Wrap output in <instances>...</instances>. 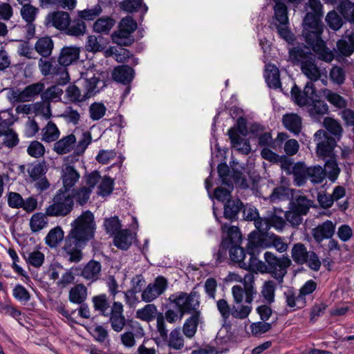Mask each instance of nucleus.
<instances>
[{"instance_id":"nucleus-21","label":"nucleus","mask_w":354,"mask_h":354,"mask_svg":"<svg viewBox=\"0 0 354 354\" xmlns=\"http://www.w3.org/2000/svg\"><path fill=\"white\" fill-rule=\"evenodd\" d=\"M166 280L162 277H158L153 283L149 284L142 294V299L146 302L154 300L165 290Z\"/></svg>"},{"instance_id":"nucleus-12","label":"nucleus","mask_w":354,"mask_h":354,"mask_svg":"<svg viewBox=\"0 0 354 354\" xmlns=\"http://www.w3.org/2000/svg\"><path fill=\"white\" fill-rule=\"evenodd\" d=\"M275 1L274 18L279 22L277 28L279 35L288 43L293 40V35L289 30L288 11L286 4L282 2L283 0H274Z\"/></svg>"},{"instance_id":"nucleus-3","label":"nucleus","mask_w":354,"mask_h":354,"mask_svg":"<svg viewBox=\"0 0 354 354\" xmlns=\"http://www.w3.org/2000/svg\"><path fill=\"white\" fill-rule=\"evenodd\" d=\"M232 294L235 305L231 308V315L238 319H245L252 311L251 303L257 294L254 288V275L248 273L244 277L243 288L239 286H234Z\"/></svg>"},{"instance_id":"nucleus-38","label":"nucleus","mask_w":354,"mask_h":354,"mask_svg":"<svg viewBox=\"0 0 354 354\" xmlns=\"http://www.w3.org/2000/svg\"><path fill=\"white\" fill-rule=\"evenodd\" d=\"M113 41L120 46H129L133 42L132 33L119 26V30L112 35Z\"/></svg>"},{"instance_id":"nucleus-36","label":"nucleus","mask_w":354,"mask_h":354,"mask_svg":"<svg viewBox=\"0 0 354 354\" xmlns=\"http://www.w3.org/2000/svg\"><path fill=\"white\" fill-rule=\"evenodd\" d=\"M283 123L289 131L298 133L301 127V119L295 113H289L283 115Z\"/></svg>"},{"instance_id":"nucleus-31","label":"nucleus","mask_w":354,"mask_h":354,"mask_svg":"<svg viewBox=\"0 0 354 354\" xmlns=\"http://www.w3.org/2000/svg\"><path fill=\"white\" fill-rule=\"evenodd\" d=\"M134 240L133 234L129 230H120L114 237V245L121 249L127 250Z\"/></svg>"},{"instance_id":"nucleus-22","label":"nucleus","mask_w":354,"mask_h":354,"mask_svg":"<svg viewBox=\"0 0 354 354\" xmlns=\"http://www.w3.org/2000/svg\"><path fill=\"white\" fill-rule=\"evenodd\" d=\"M335 224L331 221H326L313 230L312 234L317 242L330 239L334 234Z\"/></svg>"},{"instance_id":"nucleus-35","label":"nucleus","mask_w":354,"mask_h":354,"mask_svg":"<svg viewBox=\"0 0 354 354\" xmlns=\"http://www.w3.org/2000/svg\"><path fill=\"white\" fill-rule=\"evenodd\" d=\"M313 98V102L308 105L310 106L309 110L310 114L313 117L317 118L327 113L328 106L325 102L319 100V96L317 92Z\"/></svg>"},{"instance_id":"nucleus-19","label":"nucleus","mask_w":354,"mask_h":354,"mask_svg":"<svg viewBox=\"0 0 354 354\" xmlns=\"http://www.w3.org/2000/svg\"><path fill=\"white\" fill-rule=\"evenodd\" d=\"M153 341L159 348L165 346L175 350H180L184 346V339L180 333H160L159 336L153 337Z\"/></svg>"},{"instance_id":"nucleus-28","label":"nucleus","mask_w":354,"mask_h":354,"mask_svg":"<svg viewBox=\"0 0 354 354\" xmlns=\"http://www.w3.org/2000/svg\"><path fill=\"white\" fill-rule=\"evenodd\" d=\"M76 138L75 135L70 134L57 141L53 146V150L59 155H63L75 150Z\"/></svg>"},{"instance_id":"nucleus-17","label":"nucleus","mask_w":354,"mask_h":354,"mask_svg":"<svg viewBox=\"0 0 354 354\" xmlns=\"http://www.w3.org/2000/svg\"><path fill=\"white\" fill-rule=\"evenodd\" d=\"M137 317L145 321H151L156 317V325L158 332H165V318L162 313H158L157 308L153 304H147L136 312Z\"/></svg>"},{"instance_id":"nucleus-25","label":"nucleus","mask_w":354,"mask_h":354,"mask_svg":"<svg viewBox=\"0 0 354 354\" xmlns=\"http://www.w3.org/2000/svg\"><path fill=\"white\" fill-rule=\"evenodd\" d=\"M80 49L76 46H65L60 52L58 62L62 66H69L80 57Z\"/></svg>"},{"instance_id":"nucleus-16","label":"nucleus","mask_w":354,"mask_h":354,"mask_svg":"<svg viewBox=\"0 0 354 354\" xmlns=\"http://www.w3.org/2000/svg\"><path fill=\"white\" fill-rule=\"evenodd\" d=\"M315 93L316 91L312 82L306 83L303 91H301L296 85L291 89L292 98L300 106H308L312 103Z\"/></svg>"},{"instance_id":"nucleus-56","label":"nucleus","mask_w":354,"mask_h":354,"mask_svg":"<svg viewBox=\"0 0 354 354\" xmlns=\"http://www.w3.org/2000/svg\"><path fill=\"white\" fill-rule=\"evenodd\" d=\"M102 9L100 5H96L91 8L85 9L78 12V17L84 20H93L100 15Z\"/></svg>"},{"instance_id":"nucleus-20","label":"nucleus","mask_w":354,"mask_h":354,"mask_svg":"<svg viewBox=\"0 0 354 354\" xmlns=\"http://www.w3.org/2000/svg\"><path fill=\"white\" fill-rule=\"evenodd\" d=\"M12 122L6 120L0 122V138L2 137L3 145L8 148L16 147L19 139L17 133L11 128Z\"/></svg>"},{"instance_id":"nucleus-45","label":"nucleus","mask_w":354,"mask_h":354,"mask_svg":"<svg viewBox=\"0 0 354 354\" xmlns=\"http://www.w3.org/2000/svg\"><path fill=\"white\" fill-rule=\"evenodd\" d=\"M86 288L82 284H78L72 288L69 292L70 301L75 304L82 303L86 298Z\"/></svg>"},{"instance_id":"nucleus-61","label":"nucleus","mask_w":354,"mask_h":354,"mask_svg":"<svg viewBox=\"0 0 354 354\" xmlns=\"http://www.w3.org/2000/svg\"><path fill=\"white\" fill-rule=\"evenodd\" d=\"M104 225L106 232L111 235H115L121 227L120 221L116 216L106 219Z\"/></svg>"},{"instance_id":"nucleus-58","label":"nucleus","mask_w":354,"mask_h":354,"mask_svg":"<svg viewBox=\"0 0 354 354\" xmlns=\"http://www.w3.org/2000/svg\"><path fill=\"white\" fill-rule=\"evenodd\" d=\"M230 256L234 262L238 263L241 268L242 262H245V254L242 248L234 245L230 248Z\"/></svg>"},{"instance_id":"nucleus-11","label":"nucleus","mask_w":354,"mask_h":354,"mask_svg":"<svg viewBox=\"0 0 354 354\" xmlns=\"http://www.w3.org/2000/svg\"><path fill=\"white\" fill-rule=\"evenodd\" d=\"M295 181L298 186L304 184L306 179L312 183H320L326 176L322 167H306L303 163H297L293 167Z\"/></svg>"},{"instance_id":"nucleus-51","label":"nucleus","mask_w":354,"mask_h":354,"mask_svg":"<svg viewBox=\"0 0 354 354\" xmlns=\"http://www.w3.org/2000/svg\"><path fill=\"white\" fill-rule=\"evenodd\" d=\"M310 252H307L304 245L297 243L292 249V257L297 263L303 264L306 261Z\"/></svg>"},{"instance_id":"nucleus-26","label":"nucleus","mask_w":354,"mask_h":354,"mask_svg":"<svg viewBox=\"0 0 354 354\" xmlns=\"http://www.w3.org/2000/svg\"><path fill=\"white\" fill-rule=\"evenodd\" d=\"M256 241H261L263 246L261 248L274 247L278 252H283L287 250L288 245L283 242L282 239L274 234L267 235L266 237H259L255 234Z\"/></svg>"},{"instance_id":"nucleus-62","label":"nucleus","mask_w":354,"mask_h":354,"mask_svg":"<svg viewBox=\"0 0 354 354\" xmlns=\"http://www.w3.org/2000/svg\"><path fill=\"white\" fill-rule=\"evenodd\" d=\"M27 152L30 156L37 158L44 156L45 148L40 142L32 141L29 145Z\"/></svg>"},{"instance_id":"nucleus-9","label":"nucleus","mask_w":354,"mask_h":354,"mask_svg":"<svg viewBox=\"0 0 354 354\" xmlns=\"http://www.w3.org/2000/svg\"><path fill=\"white\" fill-rule=\"evenodd\" d=\"M261 246H263L261 241H256L255 234L251 233L249 236L248 252L250 254L248 261H245L241 264V268L255 273H264L268 271V267L265 263L256 257V253L259 252Z\"/></svg>"},{"instance_id":"nucleus-23","label":"nucleus","mask_w":354,"mask_h":354,"mask_svg":"<svg viewBox=\"0 0 354 354\" xmlns=\"http://www.w3.org/2000/svg\"><path fill=\"white\" fill-rule=\"evenodd\" d=\"M47 24L59 30H66L71 21L68 12L64 11L54 12L49 14L46 19Z\"/></svg>"},{"instance_id":"nucleus-40","label":"nucleus","mask_w":354,"mask_h":354,"mask_svg":"<svg viewBox=\"0 0 354 354\" xmlns=\"http://www.w3.org/2000/svg\"><path fill=\"white\" fill-rule=\"evenodd\" d=\"M285 295L287 305L290 308H302L306 306V298H304L299 292L297 293L292 290H288Z\"/></svg>"},{"instance_id":"nucleus-15","label":"nucleus","mask_w":354,"mask_h":354,"mask_svg":"<svg viewBox=\"0 0 354 354\" xmlns=\"http://www.w3.org/2000/svg\"><path fill=\"white\" fill-rule=\"evenodd\" d=\"M98 180L99 173L97 171L88 175L85 179V185H82L80 189L75 193L74 192L70 193L73 196V199L75 198L77 203L80 205L86 203L90 197L92 189L97 185Z\"/></svg>"},{"instance_id":"nucleus-24","label":"nucleus","mask_w":354,"mask_h":354,"mask_svg":"<svg viewBox=\"0 0 354 354\" xmlns=\"http://www.w3.org/2000/svg\"><path fill=\"white\" fill-rule=\"evenodd\" d=\"M80 174L77 170L72 166L65 165L62 168V180L64 192H68L80 179Z\"/></svg>"},{"instance_id":"nucleus-42","label":"nucleus","mask_w":354,"mask_h":354,"mask_svg":"<svg viewBox=\"0 0 354 354\" xmlns=\"http://www.w3.org/2000/svg\"><path fill=\"white\" fill-rule=\"evenodd\" d=\"M337 46L342 55L345 56L351 55L354 52V33L339 40L337 44Z\"/></svg>"},{"instance_id":"nucleus-2","label":"nucleus","mask_w":354,"mask_h":354,"mask_svg":"<svg viewBox=\"0 0 354 354\" xmlns=\"http://www.w3.org/2000/svg\"><path fill=\"white\" fill-rule=\"evenodd\" d=\"M322 13L308 12L304 19V35L306 41L309 44L318 57L326 62L333 59V54L326 48L320 39L322 26L320 24Z\"/></svg>"},{"instance_id":"nucleus-37","label":"nucleus","mask_w":354,"mask_h":354,"mask_svg":"<svg viewBox=\"0 0 354 354\" xmlns=\"http://www.w3.org/2000/svg\"><path fill=\"white\" fill-rule=\"evenodd\" d=\"M242 206L243 204L239 199L227 200L224 209L225 218L230 221L236 219Z\"/></svg>"},{"instance_id":"nucleus-44","label":"nucleus","mask_w":354,"mask_h":354,"mask_svg":"<svg viewBox=\"0 0 354 354\" xmlns=\"http://www.w3.org/2000/svg\"><path fill=\"white\" fill-rule=\"evenodd\" d=\"M115 20L109 17L99 18L93 24L94 31L99 33H108L115 25Z\"/></svg>"},{"instance_id":"nucleus-39","label":"nucleus","mask_w":354,"mask_h":354,"mask_svg":"<svg viewBox=\"0 0 354 354\" xmlns=\"http://www.w3.org/2000/svg\"><path fill=\"white\" fill-rule=\"evenodd\" d=\"M64 236L63 230L61 227L57 226L48 232L45 238V241L50 248H55L63 240Z\"/></svg>"},{"instance_id":"nucleus-14","label":"nucleus","mask_w":354,"mask_h":354,"mask_svg":"<svg viewBox=\"0 0 354 354\" xmlns=\"http://www.w3.org/2000/svg\"><path fill=\"white\" fill-rule=\"evenodd\" d=\"M169 300L178 308L180 312V319L185 313L194 310L198 306V297L195 294L187 295L184 292H178L171 295Z\"/></svg>"},{"instance_id":"nucleus-46","label":"nucleus","mask_w":354,"mask_h":354,"mask_svg":"<svg viewBox=\"0 0 354 354\" xmlns=\"http://www.w3.org/2000/svg\"><path fill=\"white\" fill-rule=\"evenodd\" d=\"M100 270L101 266L98 262L90 261L84 267L82 274L86 279L95 281L97 279Z\"/></svg>"},{"instance_id":"nucleus-55","label":"nucleus","mask_w":354,"mask_h":354,"mask_svg":"<svg viewBox=\"0 0 354 354\" xmlns=\"http://www.w3.org/2000/svg\"><path fill=\"white\" fill-rule=\"evenodd\" d=\"M106 108L102 103L95 102L89 107L90 116L93 120L101 119L105 114Z\"/></svg>"},{"instance_id":"nucleus-5","label":"nucleus","mask_w":354,"mask_h":354,"mask_svg":"<svg viewBox=\"0 0 354 354\" xmlns=\"http://www.w3.org/2000/svg\"><path fill=\"white\" fill-rule=\"evenodd\" d=\"M78 82L82 86V91L75 85H71L66 89V96L70 102H83L98 93L104 85L92 71L82 73Z\"/></svg>"},{"instance_id":"nucleus-13","label":"nucleus","mask_w":354,"mask_h":354,"mask_svg":"<svg viewBox=\"0 0 354 354\" xmlns=\"http://www.w3.org/2000/svg\"><path fill=\"white\" fill-rule=\"evenodd\" d=\"M310 205V201L305 196H297L292 202L290 210L285 214L287 221L293 226L299 225L302 221V215L308 212Z\"/></svg>"},{"instance_id":"nucleus-8","label":"nucleus","mask_w":354,"mask_h":354,"mask_svg":"<svg viewBox=\"0 0 354 354\" xmlns=\"http://www.w3.org/2000/svg\"><path fill=\"white\" fill-rule=\"evenodd\" d=\"M73 206V196L68 192L56 194L53 203L46 207V215L50 217L64 216L69 214Z\"/></svg>"},{"instance_id":"nucleus-54","label":"nucleus","mask_w":354,"mask_h":354,"mask_svg":"<svg viewBox=\"0 0 354 354\" xmlns=\"http://www.w3.org/2000/svg\"><path fill=\"white\" fill-rule=\"evenodd\" d=\"M37 12V8L29 3H25L21 9V17L27 23L35 21Z\"/></svg>"},{"instance_id":"nucleus-41","label":"nucleus","mask_w":354,"mask_h":354,"mask_svg":"<svg viewBox=\"0 0 354 354\" xmlns=\"http://www.w3.org/2000/svg\"><path fill=\"white\" fill-rule=\"evenodd\" d=\"M47 216L46 212H37L34 214L30 220L31 230L34 232H37L46 227L48 225Z\"/></svg>"},{"instance_id":"nucleus-10","label":"nucleus","mask_w":354,"mask_h":354,"mask_svg":"<svg viewBox=\"0 0 354 354\" xmlns=\"http://www.w3.org/2000/svg\"><path fill=\"white\" fill-rule=\"evenodd\" d=\"M246 122L245 119H238L236 124L229 129L228 136L232 147L244 154H248L251 150L250 144L245 136L247 134Z\"/></svg>"},{"instance_id":"nucleus-64","label":"nucleus","mask_w":354,"mask_h":354,"mask_svg":"<svg viewBox=\"0 0 354 354\" xmlns=\"http://www.w3.org/2000/svg\"><path fill=\"white\" fill-rule=\"evenodd\" d=\"M116 157L114 150H100L96 156V160L101 164H109Z\"/></svg>"},{"instance_id":"nucleus-7","label":"nucleus","mask_w":354,"mask_h":354,"mask_svg":"<svg viewBox=\"0 0 354 354\" xmlns=\"http://www.w3.org/2000/svg\"><path fill=\"white\" fill-rule=\"evenodd\" d=\"M243 216L245 220L254 221L256 228L261 232L268 231L270 227L281 230L285 224L283 219L274 214L259 217L257 209L251 205L244 207Z\"/></svg>"},{"instance_id":"nucleus-6","label":"nucleus","mask_w":354,"mask_h":354,"mask_svg":"<svg viewBox=\"0 0 354 354\" xmlns=\"http://www.w3.org/2000/svg\"><path fill=\"white\" fill-rule=\"evenodd\" d=\"M290 58L295 63L301 64L302 73L311 81H316L320 77V71L315 64V56L310 53L306 46H298L290 50Z\"/></svg>"},{"instance_id":"nucleus-43","label":"nucleus","mask_w":354,"mask_h":354,"mask_svg":"<svg viewBox=\"0 0 354 354\" xmlns=\"http://www.w3.org/2000/svg\"><path fill=\"white\" fill-rule=\"evenodd\" d=\"M59 135L60 132L57 125L50 121L42 129V140L47 142L55 141Z\"/></svg>"},{"instance_id":"nucleus-1","label":"nucleus","mask_w":354,"mask_h":354,"mask_svg":"<svg viewBox=\"0 0 354 354\" xmlns=\"http://www.w3.org/2000/svg\"><path fill=\"white\" fill-rule=\"evenodd\" d=\"M71 227L65 240L64 250L70 255L71 261H78L81 259V248L93 236L95 229L93 214L89 211L83 212Z\"/></svg>"},{"instance_id":"nucleus-48","label":"nucleus","mask_w":354,"mask_h":354,"mask_svg":"<svg viewBox=\"0 0 354 354\" xmlns=\"http://www.w3.org/2000/svg\"><path fill=\"white\" fill-rule=\"evenodd\" d=\"M97 184H98L97 193L102 196L109 195L113 191V180L110 177H102L99 174V180Z\"/></svg>"},{"instance_id":"nucleus-4","label":"nucleus","mask_w":354,"mask_h":354,"mask_svg":"<svg viewBox=\"0 0 354 354\" xmlns=\"http://www.w3.org/2000/svg\"><path fill=\"white\" fill-rule=\"evenodd\" d=\"M315 140L317 142V156L323 159L328 158L324 171L328 178L334 181L339 173L336 160L333 157L335 140L328 137L324 130H319L315 133Z\"/></svg>"},{"instance_id":"nucleus-27","label":"nucleus","mask_w":354,"mask_h":354,"mask_svg":"<svg viewBox=\"0 0 354 354\" xmlns=\"http://www.w3.org/2000/svg\"><path fill=\"white\" fill-rule=\"evenodd\" d=\"M264 259L270 266V269L276 270H278L282 276H283L286 273V268H287L290 264V261L289 259H278L270 252H266L264 254Z\"/></svg>"},{"instance_id":"nucleus-50","label":"nucleus","mask_w":354,"mask_h":354,"mask_svg":"<svg viewBox=\"0 0 354 354\" xmlns=\"http://www.w3.org/2000/svg\"><path fill=\"white\" fill-rule=\"evenodd\" d=\"M24 257L27 263L35 268L41 267L44 261V254L38 250L26 252Z\"/></svg>"},{"instance_id":"nucleus-29","label":"nucleus","mask_w":354,"mask_h":354,"mask_svg":"<svg viewBox=\"0 0 354 354\" xmlns=\"http://www.w3.org/2000/svg\"><path fill=\"white\" fill-rule=\"evenodd\" d=\"M288 138V136L285 133H280L278 134L274 140H272L270 133H264L259 136V142L262 146H270L273 149L277 150L281 148L283 141Z\"/></svg>"},{"instance_id":"nucleus-47","label":"nucleus","mask_w":354,"mask_h":354,"mask_svg":"<svg viewBox=\"0 0 354 354\" xmlns=\"http://www.w3.org/2000/svg\"><path fill=\"white\" fill-rule=\"evenodd\" d=\"M322 93L323 96L335 107L342 109L346 106V100L339 94L327 88L322 90Z\"/></svg>"},{"instance_id":"nucleus-52","label":"nucleus","mask_w":354,"mask_h":354,"mask_svg":"<svg viewBox=\"0 0 354 354\" xmlns=\"http://www.w3.org/2000/svg\"><path fill=\"white\" fill-rule=\"evenodd\" d=\"M290 195H293L292 190L289 188L281 186L277 187L273 190L270 198L272 202H277L278 201L287 199Z\"/></svg>"},{"instance_id":"nucleus-34","label":"nucleus","mask_w":354,"mask_h":354,"mask_svg":"<svg viewBox=\"0 0 354 354\" xmlns=\"http://www.w3.org/2000/svg\"><path fill=\"white\" fill-rule=\"evenodd\" d=\"M54 44L50 37L39 38L35 44V49L43 57H47L52 53Z\"/></svg>"},{"instance_id":"nucleus-57","label":"nucleus","mask_w":354,"mask_h":354,"mask_svg":"<svg viewBox=\"0 0 354 354\" xmlns=\"http://www.w3.org/2000/svg\"><path fill=\"white\" fill-rule=\"evenodd\" d=\"M67 29V34L73 36H81L85 33L86 24L81 20L75 21Z\"/></svg>"},{"instance_id":"nucleus-53","label":"nucleus","mask_w":354,"mask_h":354,"mask_svg":"<svg viewBox=\"0 0 354 354\" xmlns=\"http://www.w3.org/2000/svg\"><path fill=\"white\" fill-rule=\"evenodd\" d=\"M274 290L275 284L273 281H268L264 283L261 293L268 304H271L274 301Z\"/></svg>"},{"instance_id":"nucleus-60","label":"nucleus","mask_w":354,"mask_h":354,"mask_svg":"<svg viewBox=\"0 0 354 354\" xmlns=\"http://www.w3.org/2000/svg\"><path fill=\"white\" fill-rule=\"evenodd\" d=\"M91 142V136L89 132H84L82 138L78 142L77 145L75 147V153L77 156L83 154L86 149Z\"/></svg>"},{"instance_id":"nucleus-32","label":"nucleus","mask_w":354,"mask_h":354,"mask_svg":"<svg viewBox=\"0 0 354 354\" xmlns=\"http://www.w3.org/2000/svg\"><path fill=\"white\" fill-rule=\"evenodd\" d=\"M264 75L269 87L277 88L280 86L279 72L277 66L273 64H266Z\"/></svg>"},{"instance_id":"nucleus-63","label":"nucleus","mask_w":354,"mask_h":354,"mask_svg":"<svg viewBox=\"0 0 354 354\" xmlns=\"http://www.w3.org/2000/svg\"><path fill=\"white\" fill-rule=\"evenodd\" d=\"M14 297L23 304L30 300V294L28 290L21 285H17L13 289Z\"/></svg>"},{"instance_id":"nucleus-30","label":"nucleus","mask_w":354,"mask_h":354,"mask_svg":"<svg viewBox=\"0 0 354 354\" xmlns=\"http://www.w3.org/2000/svg\"><path fill=\"white\" fill-rule=\"evenodd\" d=\"M221 229L223 232L226 234V236L222 242L223 245L228 246L227 241L233 245H237L240 242L241 236L237 227L228 226L227 224L224 223L222 225Z\"/></svg>"},{"instance_id":"nucleus-18","label":"nucleus","mask_w":354,"mask_h":354,"mask_svg":"<svg viewBox=\"0 0 354 354\" xmlns=\"http://www.w3.org/2000/svg\"><path fill=\"white\" fill-rule=\"evenodd\" d=\"M44 86L41 83H37L27 86L21 91L12 90L9 93L8 97L12 102H28L33 99L43 91Z\"/></svg>"},{"instance_id":"nucleus-49","label":"nucleus","mask_w":354,"mask_h":354,"mask_svg":"<svg viewBox=\"0 0 354 354\" xmlns=\"http://www.w3.org/2000/svg\"><path fill=\"white\" fill-rule=\"evenodd\" d=\"M338 9L345 19L354 24V3L348 0H340Z\"/></svg>"},{"instance_id":"nucleus-59","label":"nucleus","mask_w":354,"mask_h":354,"mask_svg":"<svg viewBox=\"0 0 354 354\" xmlns=\"http://www.w3.org/2000/svg\"><path fill=\"white\" fill-rule=\"evenodd\" d=\"M92 301L95 310L99 311L102 314H104L109 307V304L105 295L95 296L93 298Z\"/></svg>"},{"instance_id":"nucleus-33","label":"nucleus","mask_w":354,"mask_h":354,"mask_svg":"<svg viewBox=\"0 0 354 354\" xmlns=\"http://www.w3.org/2000/svg\"><path fill=\"white\" fill-rule=\"evenodd\" d=\"M113 77L115 81L128 84L133 78V70L127 66H119L115 68L113 72Z\"/></svg>"}]
</instances>
